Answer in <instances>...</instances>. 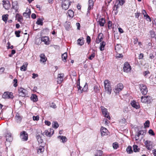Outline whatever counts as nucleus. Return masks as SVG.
<instances>
[{
	"label": "nucleus",
	"mask_w": 156,
	"mask_h": 156,
	"mask_svg": "<svg viewBox=\"0 0 156 156\" xmlns=\"http://www.w3.org/2000/svg\"><path fill=\"white\" fill-rule=\"evenodd\" d=\"M44 146H40L39 148L37 149V153L39 154V153L43 152L44 150Z\"/></svg>",
	"instance_id": "c756f323"
},
{
	"label": "nucleus",
	"mask_w": 156,
	"mask_h": 156,
	"mask_svg": "<svg viewBox=\"0 0 156 156\" xmlns=\"http://www.w3.org/2000/svg\"><path fill=\"white\" fill-rule=\"evenodd\" d=\"M102 154V152L100 150L97 151L95 156H101Z\"/></svg>",
	"instance_id": "58836bf2"
},
{
	"label": "nucleus",
	"mask_w": 156,
	"mask_h": 156,
	"mask_svg": "<svg viewBox=\"0 0 156 156\" xmlns=\"http://www.w3.org/2000/svg\"><path fill=\"white\" fill-rule=\"evenodd\" d=\"M139 88L141 93L144 95H146L148 92L147 87L146 85L144 84H141L139 85Z\"/></svg>",
	"instance_id": "f03ea898"
},
{
	"label": "nucleus",
	"mask_w": 156,
	"mask_h": 156,
	"mask_svg": "<svg viewBox=\"0 0 156 156\" xmlns=\"http://www.w3.org/2000/svg\"><path fill=\"white\" fill-rule=\"evenodd\" d=\"M16 17L18 21L20 22L22 20L23 17L22 16L19 14H17L16 15Z\"/></svg>",
	"instance_id": "4c0bfd02"
},
{
	"label": "nucleus",
	"mask_w": 156,
	"mask_h": 156,
	"mask_svg": "<svg viewBox=\"0 0 156 156\" xmlns=\"http://www.w3.org/2000/svg\"><path fill=\"white\" fill-rule=\"evenodd\" d=\"M128 109L127 107H125L123 109V112L125 113L128 112Z\"/></svg>",
	"instance_id": "774afa93"
},
{
	"label": "nucleus",
	"mask_w": 156,
	"mask_h": 156,
	"mask_svg": "<svg viewBox=\"0 0 156 156\" xmlns=\"http://www.w3.org/2000/svg\"><path fill=\"white\" fill-rule=\"evenodd\" d=\"M149 73H150V72H149V71H145L144 72L143 74L144 76H146L147 74H149Z\"/></svg>",
	"instance_id": "338daca9"
},
{
	"label": "nucleus",
	"mask_w": 156,
	"mask_h": 156,
	"mask_svg": "<svg viewBox=\"0 0 156 156\" xmlns=\"http://www.w3.org/2000/svg\"><path fill=\"white\" fill-rule=\"evenodd\" d=\"M123 88L122 84L119 83L115 87V89L114 90V92L116 94L119 93V92L121 91Z\"/></svg>",
	"instance_id": "0eeeda50"
},
{
	"label": "nucleus",
	"mask_w": 156,
	"mask_h": 156,
	"mask_svg": "<svg viewBox=\"0 0 156 156\" xmlns=\"http://www.w3.org/2000/svg\"><path fill=\"white\" fill-rule=\"evenodd\" d=\"M126 151L128 154H131L133 152L132 147L131 146H128L126 149Z\"/></svg>",
	"instance_id": "473e14b6"
},
{
	"label": "nucleus",
	"mask_w": 156,
	"mask_h": 156,
	"mask_svg": "<svg viewBox=\"0 0 156 156\" xmlns=\"http://www.w3.org/2000/svg\"><path fill=\"white\" fill-rule=\"evenodd\" d=\"M39 117L38 115L33 116V120L34 121H38L39 120Z\"/></svg>",
	"instance_id": "09e8293b"
},
{
	"label": "nucleus",
	"mask_w": 156,
	"mask_h": 156,
	"mask_svg": "<svg viewBox=\"0 0 156 156\" xmlns=\"http://www.w3.org/2000/svg\"><path fill=\"white\" fill-rule=\"evenodd\" d=\"M144 17L145 18V19H146L147 21H151V20L150 18V17L147 14Z\"/></svg>",
	"instance_id": "5fc2aeb1"
},
{
	"label": "nucleus",
	"mask_w": 156,
	"mask_h": 156,
	"mask_svg": "<svg viewBox=\"0 0 156 156\" xmlns=\"http://www.w3.org/2000/svg\"><path fill=\"white\" fill-rule=\"evenodd\" d=\"M94 91L96 93H98L100 91V89L98 86L95 85L94 87Z\"/></svg>",
	"instance_id": "a19ab883"
},
{
	"label": "nucleus",
	"mask_w": 156,
	"mask_h": 156,
	"mask_svg": "<svg viewBox=\"0 0 156 156\" xmlns=\"http://www.w3.org/2000/svg\"><path fill=\"white\" fill-rule=\"evenodd\" d=\"M88 85L87 84V83H86L85 85L84 86L83 88V91H86L87 90V89L88 88Z\"/></svg>",
	"instance_id": "4d7b16f0"
},
{
	"label": "nucleus",
	"mask_w": 156,
	"mask_h": 156,
	"mask_svg": "<svg viewBox=\"0 0 156 156\" xmlns=\"http://www.w3.org/2000/svg\"><path fill=\"white\" fill-rule=\"evenodd\" d=\"M105 44V42L103 41L101 42L100 44V49L104 48Z\"/></svg>",
	"instance_id": "37998d69"
},
{
	"label": "nucleus",
	"mask_w": 156,
	"mask_h": 156,
	"mask_svg": "<svg viewBox=\"0 0 156 156\" xmlns=\"http://www.w3.org/2000/svg\"><path fill=\"white\" fill-rule=\"evenodd\" d=\"M28 134L26 133V132L23 131L20 133V137L22 140L26 141L28 140Z\"/></svg>",
	"instance_id": "1a4fd4ad"
},
{
	"label": "nucleus",
	"mask_w": 156,
	"mask_h": 156,
	"mask_svg": "<svg viewBox=\"0 0 156 156\" xmlns=\"http://www.w3.org/2000/svg\"><path fill=\"white\" fill-rule=\"evenodd\" d=\"M149 134L152 136H154L155 135L153 130L151 129H150L148 131Z\"/></svg>",
	"instance_id": "864d4df0"
},
{
	"label": "nucleus",
	"mask_w": 156,
	"mask_h": 156,
	"mask_svg": "<svg viewBox=\"0 0 156 156\" xmlns=\"http://www.w3.org/2000/svg\"><path fill=\"white\" fill-rule=\"evenodd\" d=\"M31 100L33 102H35L38 101L37 96L36 94H33L30 97Z\"/></svg>",
	"instance_id": "5701e85b"
},
{
	"label": "nucleus",
	"mask_w": 156,
	"mask_h": 156,
	"mask_svg": "<svg viewBox=\"0 0 156 156\" xmlns=\"http://www.w3.org/2000/svg\"><path fill=\"white\" fill-rule=\"evenodd\" d=\"M36 138L39 144H43L44 145V144L42 137L40 135H37L36 136Z\"/></svg>",
	"instance_id": "6ab92c4d"
},
{
	"label": "nucleus",
	"mask_w": 156,
	"mask_h": 156,
	"mask_svg": "<svg viewBox=\"0 0 156 156\" xmlns=\"http://www.w3.org/2000/svg\"><path fill=\"white\" fill-rule=\"evenodd\" d=\"M101 108L102 113L104 116L107 118L108 119H110V117L109 115V114L108 112L107 109L103 106H101Z\"/></svg>",
	"instance_id": "7ed1b4c3"
},
{
	"label": "nucleus",
	"mask_w": 156,
	"mask_h": 156,
	"mask_svg": "<svg viewBox=\"0 0 156 156\" xmlns=\"http://www.w3.org/2000/svg\"><path fill=\"white\" fill-rule=\"evenodd\" d=\"M77 42V44L78 45L81 46L83 45L84 44V38L83 37H81L78 40Z\"/></svg>",
	"instance_id": "393cba45"
},
{
	"label": "nucleus",
	"mask_w": 156,
	"mask_h": 156,
	"mask_svg": "<svg viewBox=\"0 0 156 156\" xmlns=\"http://www.w3.org/2000/svg\"><path fill=\"white\" fill-rule=\"evenodd\" d=\"M13 81H14V83H15L13 86L14 87H17V80L16 79H15L13 80Z\"/></svg>",
	"instance_id": "bf43d9fd"
},
{
	"label": "nucleus",
	"mask_w": 156,
	"mask_h": 156,
	"mask_svg": "<svg viewBox=\"0 0 156 156\" xmlns=\"http://www.w3.org/2000/svg\"><path fill=\"white\" fill-rule=\"evenodd\" d=\"M58 138L60 139V140H62V142L64 143L66 142L67 140V139L66 136H58Z\"/></svg>",
	"instance_id": "bb28decb"
},
{
	"label": "nucleus",
	"mask_w": 156,
	"mask_h": 156,
	"mask_svg": "<svg viewBox=\"0 0 156 156\" xmlns=\"http://www.w3.org/2000/svg\"><path fill=\"white\" fill-rule=\"evenodd\" d=\"M5 136L6 140L8 142H11L13 140V137L10 133H7Z\"/></svg>",
	"instance_id": "f3484780"
},
{
	"label": "nucleus",
	"mask_w": 156,
	"mask_h": 156,
	"mask_svg": "<svg viewBox=\"0 0 156 156\" xmlns=\"http://www.w3.org/2000/svg\"><path fill=\"white\" fill-rule=\"evenodd\" d=\"M18 91L20 96L25 97L26 94V90L21 87L19 88Z\"/></svg>",
	"instance_id": "f8f14e48"
},
{
	"label": "nucleus",
	"mask_w": 156,
	"mask_h": 156,
	"mask_svg": "<svg viewBox=\"0 0 156 156\" xmlns=\"http://www.w3.org/2000/svg\"><path fill=\"white\" fill-rule=\"evenodd\" d=\"M146 133V131L145 130H143L140 131L138 133V135L140 136V135H144Z\"/></svg>",
	"instance_id": "ea45409f"
},
{
	"label": "nucleus",
	"mask_w": 156,
	"mask_h": 156,
	"mask_svg": "<svg viewBox=\"0 0 156 156\" xmlns=\"http://www.w3.org/2000/svg\"><path fill=\"white\" fill-rule=\"evenodd\" d=\"M113 147L114 149H117L118 147V144L116 143H113Z\"/></svg>",
	"instance_id": "8fccbe9b"
},
{
	"label": "nucleus",
	"mask_w": 156,
	"mask_h": 156,
	"mask_svg": "<svg viewBox=\"0 0 156 156\" xmlns=\"http://www.w3.org/2000/svg\"><path fill=\"white\" fill-rule=\"evenodd\" d=\"M144 57V54L142 53H140L139 56V59H142Z\"/></svg>",
	"instance_id": "69168bd1"
},
{
	"label": "nucleus",
	"mask_w": 156,
	"mask_h": 156,
	"mask_svg": "<svg viewBox=\"0 0 156 156\" xmlns=\"http://www.w3.org/2000/svg\"><path fill=\"white\" fill-rule=\"evenodd\" d=\"M133 151L134 152H139L140 150V149L138 148L137 146L136 145H134L133 146Z\"/></svg>",
	"instance_id": "c9c22d12"
},
{
	"label": "nucleus",
	"mask_w": 156,
	"mask_h": 156,
	"mask_svg": "<svg viewBox=\"0 0 156 156\" xmlns=\"http://www.w3.org/2000/svg\"><path fill=\"white\" fill-rule=\"evenodd\" d=\"M105 90L107 93L109 94H111L112 92V87L111 83L108 80H105L104 81Z\"/></svg>",
	"instance_id": "f257e3e1"
},
{
	"label": "nucleus",
	"mask_w": 156,
	"mask_h": 156,
	"mask_svg": "<svg viewBox=\"0 0 156 156\" xmlns=\"http://www.w3.org/2000/svg\"><path fill=\"white\" fill-rule=\"evenodd\" d=\"M36 23L38 25H43L42 21L41 19H38L37 20Z\"/></svg>",
	"instance_id": "79ce46f5"
},
{
	"label": "nucleus",
	"mask_w": 156,
	"mask_h": 156,
	"mask_svg": "<svg viewBox=\"0 0 156 156\" xmlns=\"http://www.w3.org/2000/svg\"><path fill=\"white\" fill-rule=\"evenodd\" d=\"M40 61L41 62H42L44 63L46 61L47 58L44 54H41L40 55Z\"/></svg>",
	"instance_id": "412c9836"
},
{
	"label": "nucleus",
	"mask_w": 156,
	"mask_h": 156,
	"mask_svg": "<svg viewBox=\"0 0 156 156\" xmlns=\"http://www.w3.org/2000/svg\"><path fill=\"white\" fill-rule=\"evenodd\" d=\"M3 5L6 9H9L10 8L11 5L9 0H3Z\"/></svg>",
	"instance_id": "6e6552de"
},
{
	"label": "nucleus",
	"mask_w": 156,
	"mask_h": 156,
	"mask_svg": "<svg viewBox=\"0 0 156 156\" xmlns=\"http://www.w3.org/2000/svg\"><path fill=\"white\" fill-rule=\"evenodd\" d=\"M8 14L3 15L2 16V20L6 23L8 19Z\"/></svg>",
	"instance_id": "7c9ffc66"
},
{
	"label": "nucleus",
	"mask_w": 156,
	"mask_h": 156,
	"mask_svg": "<svg viewBox=\"0 0 156 156\" xmlns=\"http://www.w3.org/2000/svg\"><path fill=\"white\" fill-rule=\"evenodd\" d=\"M54 131L53 129L50 128L45 130L42 133L43 135H45L48 137H51L54 133Z\"/></svg>",
	"instance_id": "20e7f679"
},
{
	"label": "nucleus",
	"mask_w": 156,
	"mask_h": 156,
	"mask_svg": "<svg viewBox=\"0 0 156 156\" xmlns=\"http://www.w3.org/2000/svg\"><path fill=\"white\" fill-rule=\"evenodd\" d=\"M101 132L102 136H106L108 134V131L105 128L101 127Z\"/></svg>",
	"instance_id": "4468645a"
},
{
	"label": "nucleus",
	"mask_w": 156,
	"mask_h": 156,
	"mask_svg": "<svg viewBox=\"0 0 156 156\" xmlns=\"http://www.w3.org/2000/svg\"><path fill=\"white\" fill-rule=\"evenodd\" d=\"M119 4L121 6L125 2V0H118Z\"/></svg>",
	"instance_id": "49530a36"
},
{
	"label": "nucleus",
	"mask_w": 156,
	"mask_h": 156,
	"mask_svg": "<svg viewBox=\"0 0 156 156\" xmlns=\"http://www.w3.org/2000/svg\"><path fill=\"white\" fill-rule=\"evenodd\" d=\"M148 96H142L141 98V101L142 103H148L147 98Z\"/></svg>",
	"instance_id": "a878e982"
},
{
	"label": "nucleus",
	"mask_w": 156,
	"mask_h": 156,
	"mask_svg": "<svg viewBox=\"0 0 156 156\" xmlns=\"http://www.w3.org/2000/svg\"><path fill=\"white\" fill-rule=\"evenodd\" d=\"M15 118L17 122H19L21 121L22 117L20 115L19 113H17L15 116Z\"/></svg>",
	"instance_id": "4be33fe9"
},
{
	"label": "nucleus",
	"mask_w": 156,
	"mask_h": 156,
	"mask_svg": "<svg viewBox=\"0 0 156 156\" xmlns=\"http://www.w3.org/2000/svg\"><path fill=\"white\" fill-rule=\"evenodd\" d=\"M76 86L78 89V91L80 93H82L83 91V89L82 88V87L80 86V81L77 82Z\"/></svg>",
	"instance_id": "b1692460"
},
{
	"label": "nucleus",
	"mask_w": 156,
	"mask_h": 156,
	"mask_svg": "<svg viewBox=\"0 0 156 156\" xmlns=\"http://www.w3.org/2000/svg\"><path fill=\"white\" fill-rule=\"evenodd\" d=\"M15 53H16L14 49H12L11 51V53L9 55V56L10 57H12L13 55Z\"/></svg>",
	"instance_id": "603ef678"
},
{
	"label": "nucleus",
	"mask_w": 156,
	"mask_h": 156,
	"mask_svg": "<svg viewBox=\"0 0 156 156\" xmlns=\"http://www.w3.org/2000/svg\"><path fill=\"white\" fill-rule=\"evenodd\" d=\"M131 69V66L128 62H125L124 64L123 67L124 71L125 72L128 73L130 72Z\"/></svg>",
	"instance_id": "39448f33"
},
{
	"label": "nucleus",
	"mask_w": 156,
	"mask_h": 156,
	"mask_svg": "<svg viewBox=\"0 0 156 156\" xmlns=\"http://www.w3.org/2000/svg\"><path fill=\"white\" fill-rule=\"evenodd\" d=\"M144 144L147 148L151 150L153 147V142L151 141L146 140L144 142Z\"/></svg>",
	"instance_id": "9b49d317"
},
{
	"label": "nucleus",
	"mask_w": 156,
	"mask_h": 156,
	"mask_svg": "<svg viewBox=\"0 0 156 156\" xmlns=\"http://www.w3.org/2000/svg\"><path fill=\"white\" fill-rule=\"evenodd\" d=\"M5 69L4 67H1L0 68V74H2L5 70Z\"/></svg>",
	"instance_id": "e2e57ef3"
},
{
	"label": "nucleus",
	"mask_w": 156,
	"mask_h": 156,
	"mask_svg": "<svg viewBox=\"0 0 156 156\" xmlns=\"http://www.w3.org/2000/svg\"><path fill=\"white\" fill-rule=\"evenodd\" d=\"M64 74L63 73L58 74V76L57 82L58 83H61L63 80V78L64 77Z\"/></svg>",
	"instance_id": "2eb2a0df"
},
{
	"label": "nucleus",
	"mask_w": 156,
	"mask_h": 156,
	"mask_svg": "<svg viewBox=\"0 0 156 156\" xmlns=\"http://www.w3.org/2000/svg\"><path fill=\"white\" fill-rule=\"evenodd\" d=\"M12 93L6 92H4L2 95V98H12Z\"/></svg>",
	"instance_id": "ddd939ff"
},
{
	"label": "nucleus",
	"mask_w": 156,
	"mask_h": 156,
	"mask_svg": "<svg viewBox=\"0 0 156 156\" xmlns=\"http://www.w3.org/2000/svg\"><path fill=\"white\" fill-rule=\"evenodd\" d=\"M71 3V2L69 0H64L62 5V9L65 10L67 9L70 5Z\"/></svg>",
	"instance_id": "423d86ee"
},
{
	"label": "nucleus",
	"mask_w": 156,
	"mask_h": 156,
	"mask_svg": "<svg viewBox=\"0 0 156 156\" xmlns=\"http://www.w3.org/2000/svg\"><path fill=\"white\" fill-rule=\"evenodd\" d=\"M37 40L40 41L41 40L43 42H44V44H46L48 45L50 43L49 39L48 37L45 36L41 38V39H37Z\"/></svg>",
	"instance_id": "9d476101"
},
{
	"label": "nucleus",
	"mask_w": 156,
	"mask_h": 156,
	"mask_svg": "<svg viewBox=\"0 0 156 156\" xmlns=\"http://www.w3.org/2000/svg\"><path fill=\"white\" fill-rule=\"evenodd\" d=\"M90 40L91 39L90 37L89 36H88L87 37V42L89 44L90 42Z\"/></svg>",
	"instance_id": "680f3d73"
},
{
	"label": "nucleus",
	"mask_w": 156,
	"mask_h": 156,
	"mask_svg": "<svg viewBox=\"0 0 156 156\" xmlns=\"http://www.w3.org/2000/svg\"><path fill=\"white\" fill-rule=\"evenodd\" d=\"M131 106L133 108L138 109L140 108V106L138 103H136L135 101H133L130 103Z\"/></svg>",
	"instance_id": "dca6fc26"
},
{
	"label": "nucleus",
	"mask_w": 156,
	"mask_h": 156,
	"mask_svg": "<svg viewBox=\"0 0 156 156\" xmlns=\"http://www.w3.org/2000/svg\"><path fill=\"white\" fill-rule=\"evenodd\" d=\"M98 22L101 26H103L105 23V20L104 19L102 18L99 20Z\"/></svg>",
	"instance_id": "cd10ccee"
},
{
	"label": "nucleus",
	"mask_w": 156,
	"mask_h": 156,
	"mask_svg": "<svg viewBox=\"0 0 156 156\" xmlns=\"http://www.w3.org/2000/svg\"><path fill=\"white\" fill-rule=\"evenodd\" d=\"M50 107L51 108H56L57 107V106L55 105V104L54 103H52Z\"/></svg>",
	"instance_id": "13d9d810"
},
{
	"label": "nucleus",
	"mask_w": 156,
	"mask_h": 156,
	"mask_svg": "<svg viewBox=\"0 0 156 156\" xmlns=\"http://www.w3.org/2000/svg\"><path fill=\"white\" fill-rule=\"evenodd\" d=\"M118 50L116 51L117 54L116 55V57L118 58H122L123 57V55L122 54L118 53L117 51L119 52V50L120 49H118Z\"/></svg>",
	"instance_id": "a18cd8bd"
},
{
	"label": "nucleus",
	"mask_w": 156,
	"mask_h": 156,
	"mask_svg": "<svg viewBox=\"0 0 156 156\" xmlns=\"http://www.w3.org/2000/svg\"><path fill=\"white\" fill-rule=\"evenodd\" d=\"M95 56V53L93 52L91 55L88 57V58L90 60H92Z\"/></svg>",
	"instance_id": "3c124183"
},
{
	"label": "nucleus",
	"mask_w": 156,
	"mask_h": 156,
	"mask_svg": "<svg viewBox=\"0 0 156 156\" xmlns=\"http://www.w3.org/2000/svg\"><path fill=\"white\" fill-rule=\"evenodd\" d=\"M32 78L33 79H35L36 77L38 76V75L37 74H35L34 73H33L32 74Z\"/></svg>",
	"instance_id": "0e129e2a"
},
{
	"label": "nucleus",
	"mask_w": 156,
	"mask_h": 156,
	"mask_svg": "<svg viewBox=\"0 0 156 156\" xmlns=\"http://www.w3.org/2000/svg\"><path fill=\"white\" fill-rule=\"evenodd\" d=\"M12 5L13 8H14L15 9L17 10L19 8L18 5L16 2H13L12 3Z\"/></svg>",
	"instance_id": "2f4dec72"
},
{
	"label": "nucleus",
	"mask_w": 156,
	"mask_h": 156,
	"mask_svg": "<svg viewBox=\"0 0 156 156\" xmlns=\"http://www.w3.org/2000/svg\"><path fill=\"white\" fill-rule=\"evenodd\" d=\"M89 3V7L88 9H91L93 6L94 2L92 0H89L88 1Z\"/></svg>",
	"instance_id": "f704fd0d"
},
{
	"label": "nucleus",
	"mask_w": 156,
	"mask_h": 156,
	"mask_svg": "<svg viewBox=\"0 0 156 156\" xmlns=\"http://www.w3.org/2000/svg\"><path fill=\"white\" fill-rule=\"evenodd\" d=\"M150 122L148 120H147L144 123L145 127H148L149 126Z\"/></svg>",
	"instance_id": "de8ad7c7"
},
{
	"label": "nucleus",
	"mask_w": 156,
	"mask_h": 156,
	"mask_svg": "<svg viewBox=\"0 0 156 156\" xmlns=\"http://www.w3.org/2000/svg\"><path fill=\"white\" fill-rule=\"evenodd\" d=\"M27 65L26 66H25V65H23L20 67V70L22 71H25L27 70Z\"/></svg>",
	"instance_id": "c03bdc74"
},
{
	"label": "nucleus",
	"mask_w": 156,
	"mask_h": 156,
	"mask_svg": "<svg viewBox=\"0 0 156 156\" xmlns=\"http://www.w3.org/2000/svg\"><path fill=\"white\" fill-rule=\"evenodd\" d=\"M67 53L66 52H65L64 54H62V60L64 62H66V59L67 58Z\"/></svg>",
	"instance_id": "72a5a7b5"
},
{
	"label": "nucleus",
	"mask_w": 156,
	"mask_h": 156,
	"mask_svg": "<svg viewBox=\"0 0 156 156\" xmlns=\"http://www.w3.org/2000/svg\"><path fill=\"white\" fill-rule=\"evenodd\" d=\"M68 14L69 16L71 18H72L74 16V12L73 11L69 10L68 11Z\"/></svg>",
	"instance_id": "c85d7f7f"
},
{
	"label": "nucleus",
	"mask_w": 156,
	"mask_h": 156,
	"mask_svg": "<svg viewBox=\"0 0 156 156\" xmlns=\"http://www.w3.org/2000/svg\"><path fill=\"white\" fill-rule=\"evenodd\" d=\"M52 126L55 129H57L59 125L57 122H54L52 123Z\"/></svg>",
	"instance_id": "e433bc0d"
},
{
	"label": "nucleus",
	"mask_w": 156,
	"mask_h": 156,
	"mask_svg": "<svg viewBox=\"0 0 156 156\" xmlns=\"http://www.w3.org/2000/svg\"><path fill=\"white\" fill-rule=\"evenodd\" d=\"M20 31H16L15 32V34L16 35V36L19 37H20Z\"/></svg>",
	"instance_id": "6e6d98bb"
},
{
	"label": "nucleus",
	"mask_w": 156,
	"mask_h": 156,
	"mask_svg": "<svg viewBox=\"0 0 156 156\" xmlns=\"http://www.w3.org/2000/svg\"><path fill=\"white\" fill-rule=\"evenodd\" d=\"M150 34L151 36L152 37H154L155 36L154 32L152 30H151L150 31Z\"/></svg>",
	"instance_id": "052dcab7"
},
{
	"label": "nucleus",
	"mask_w": 156,
	"mask_h": 156,
	"mask_svg": "<svg viewBox=\"0 0 156 156\" xmlns=\"http://www.w3.org/2000/svg\"><path fill=\"white\" fill-rule=\"evenodd\" d=\"M103 38V34L102 33H100L98 34L97 38L96 39V42L97 43H99L101 42Z\"/></svg>",
	"instance_id": "a211bd4d"
},
{
	"label": "nucleus",
	"mask_w": 156,
	"mask_h": 156,
	"mask_svg": "<svg viewBox=\"0 0 156 156\" xmlns=\"http://www.w3.org/2000/svg\"><path fill=\"white\" fill-rule=\"evenodd\" d=\"M31 12L30 9L28 8H27L26 11V12H24L23 14V15L24 16L26 17H28L30 16L31 14Z\"/></svg>",
	"instance_id": "aec40b11"
}]
</instances>
